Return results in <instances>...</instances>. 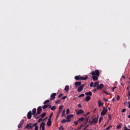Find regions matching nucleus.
<instances>
[{"instance_id": "nucleus-45", "label": "nucleus", "mask_w": 130, "mask_h": 130, "mask_svg": "<svg viewBox=\"0 0 130 130\" xmlns=\"http://www.w3.org/2000/svg\"><path fill=\"white\" fill-rule=\"evenodd\" d=\"M103 93H105V94H106V95H109V93L106 91H105V90L103 91Z\"/></svg>"}, {"instance_id": "nucleus-59", "label": "nucleus", "mask_w": 130, "mask_h": 130, "mask_svg": "<svg viewBox=\"0 0 130 130\" xmlns=\"http://www.w3.org/2000/svg\"><path fill=\"white\" fill-rule=\"evenodd\" d=\"M48 107L49 108H50L51 109V105H48Z\"/></svg>"}, {"instance_id": "nucleus-12", "label": "nucleus", "mask_w": 130, "mask_h": 130, "mask_svg": "<svg viewBox=\"0 0 130 130\" xmlns=\"http://www.w3.org/2000/svg\"><path fill=\"white\" fill-rule=\"evenodd\" d=\"M72 117H74V115L71 114V115H68L66 118L67 120H70V121H71L72 120L71 119V118H72Z\"/></svg>"}, {"instance_id": "nucleus-37", "label": "nucleus", "mask_w": 130, "mask_h": 130, "mask_svg": "<svg viewBox=\"0 0 130 130\" xmlns=\"http://www.w3.org/2000/svg\"><path fill=\"white\" fill-rule=\"evenodd\" d=\"M99 103V107H100V106H102L103 105H102V104L101 103V102H100V101L98 102Z\"/></svg>"}, {"instance_id": "nucleus-58", "label": "nucleus", "mask_w": 130, "mask_h": 130, "mask_svg": "<svg viewBox=\"0 0 130 130\" xmlns=\"http://www.w3.org/2000/svg\"><path fill=\"white\" fill-rule=\"evenodd\" d=\"M125 79V77H124V76H123V75H122V79Z\"/></svg>"}, {"instance_id": "nucleus-26", "label": "nucleus", "mask_w": 130, "mask_h": 130, "mask_svg": "<svg viewBox=\"0 0 130 130\" xmlns=\"http://www.w3.org/2000/svg\"><path fill=\"white\" fill-rule=\"evenodd\" d=\"M47 107H48V105H45L43 107V109H46V108H47Z\"/></svg>"}, {"instance_id": "nucleus-60", "label": "nucleus", "mask_w": 130, "mask_h": 130, "mask_svg": "<svg viewBox=\"0 0 130 130\" xmlns=\"http://www.w3.org/2000/svg\"><path fill=\"white\" fill-rule=\"evenodd\" d=\"M128 96H130V92H129V91H128Z\"/></svg>"}, {"instance_id": "nucleus-19", "label": "nucleus", "mask_w": 130, "mask_h": 130, "mask_svg": "<svg viewBox=\"0 0 130 130\" xmlns=\"http://www.w3.org/2000/svg\"><path fill=\"white\" fill-rule=\"evenodd\" d=\"M90 100H91V97L87 96L85 98V101H86V102H88V101H90Z\"/></svg>"}, {"instance_id": "nucleus-10", "label": "nucleus", "mask_w": 130, "mask_h": 130, "mask_svg": "<svg viewBox=\"0 0 130 130\" xmlns=\"http://www.w3.org/2000/svg\"><path fill=\"white\" fill-rule=\"evenodd\" d=\"M42 130H45V122H42L41 125H40V129Z\"/></svg>"}, {"instance_id": "nucleus-52", "label": "nucleus", "mask_w": 130, "mask_h": 130, "mask_svg": "<svg viewBox=\"0 0 130 130\" xmlns=\"http://www.w3.org/2000/svg\"><path fill=\"white\" fill-rule=\"evenodd\" d=\"M78 106L79 108H82V105L79 104Z\"/></svg>"}, {"instance_id": "nucleus-20", "label": "nucleus", "mask_w": 130, "mask_h": 130, "mask_svg": "<svg viewBox=\"0 0 130 130\" xmlns=\"http://www.w3.org/2000/svg\"><path fill=\"white\" fill-rule=\"evenodd\" d=\"M85 95H87V96H92V92H85Z\"/></svg>"}, {"instance_id": "nucleus-28", "label": "nucleus", "mask_w": 130, "mask_h": 130, "mask_svg": "<svg viewBox=\"0 0 130 130\" xmlns=\"http://www.w3.org/2000/svg\"><path fill=\"white\" fill-rule=\"evenodd\" d=\"M60 113H61V111H58V112H57V116H56V117H57H57H58V115H59V114H60Z\"/></svg>"}, {"instance_id": "nucleus-14", "label": "nucleus", "mask_w": 130, "mask_h": 130, "mask_svg": "<svg viewBox=\"0 0 130 130\" xmlns=\"http://www.w3.org/2000/svg\"><path fill=\"white\" fill-rule=\"evenodd\" d=\"M47 125H48V126H50L51 125V119H50V118L48 119V121L47 122Z\"/></svg>"}, {"instance_id": "nucleus-3", "label": "nucleus", "mask_w": 130, "mask_h": 130, "mask_svg": "<svg viewBox=\"0 0 130 130\" xmlns=\"http://www.w3.org/2000/svg\"><path fill=\"white\" fill-rule=\"evenodd\" d=\"M74 79L76 80V81H86V80H88V76H85V77H82L81 75L76 76Z\"/></svg>"}, {"instance_id": "nucleus-51", "label": "nucleus", "mask_w": 130, "mask_h": 130, "mask_svg": "<svg viewBox=\"0 0 130 130\" xmlns=\"http://www.w3.org/2000/svg\"><path fill=\"white\" fill-rule=\"evenodd\" d=\"M62 93H61L59 95V96H58V98H60V97H61L62 96Z\"/></svg>"}, {"instance_id": "nucleus-42", "label": "nucleus", "mask_w": 130, "mask_h": 130, "mask_svg": "<svg viewBox=\"0 0 130 130\" xmlns=\"http://www.w3.org/2000/svg\"><path fill=\"white\" fill-rule=\"evenodd\" d=\"M42 120H43L42 118H40L38 121V123H39L40 121H42Z\"/></svg>"}, {"instance_id": "nucleus-13", "label": "nucleus", "mask_w": 130, "mask_h": 130, "mask_svg": "<svg viewBox=\"0 0 130 130\" xmlns=\"http://www.w3.org/2000/svg\"><path fill=\"white\" fill-rule=\"evenodd\" d=\"M75 85L78 88V87H80L82 85V82H76L75 83Z\"/></svg>"}, {"instance_id": "nucleus-36", "label": "nucleus", "mask_w": 130, "mask_h": 130, "mask_svg": "<svg viewBox=\"0 0 130 130\" xmlns=\"http://www.w3.org/2000/svg\"><path fill=\"white\" fill-rule=\"evenodd\" d=\"M90 87H94V83L93 82H91L90 84Z\"/></svg>"}, {"instance_id": "nucleus-46", "label": "nucleus", "mask_w": 130, "mask_h": 130, "mask_svg": "<svg viewBox=\"0 0 130 130\" xmlns=\"http://www.w3.org/2000/svg\"><path fill=\"white\" fill-rule=\"evenodd\" d=\"M58 103H60V100H58L55 102L56 104H57Z\"/></svg>"}, {"instance_id": "nucleus-62", "label": "nucleus", "mask_w": 130, "mask_h": 130, "mask_svg": "<svg viewBox=\"0 0 130 130\" xmlns=\"http://www.w3.org/2000/svg\"><path fill=\"white\" fill-rule=\"evenodd\" d=\"M126 90H127V91H129V87H127L126 88Z\"/></svg>"}, {"instance_id": "nucleus-8", "label": "nucleus", "mask_w": 130, "mask_h": 130, "mask_svg": "<svg viewBox=\"0 0 130 130\" xmlns=\"http://www.w3.org/2000/svg\"><path fill=\"white\" fill-rule=\"evenodd\" d=\"M55 96H56V93H52L51 94L50 100L51 101L55 99Z\"/></svg>"}, {"instance_id": "nucleus-57", "label": "nucleus", "mask_w": 130, "mask_h": 130, "mask_svg": "<svg viewBox=\"0 0 130 130\" xmlns=\"http://www.w3.org/2000/svg\"><path fill=\"white\" fill-rule=\"evenodd\" d=\"M52 113L50 114V116H49V118L50 119V118H51V116H52Z\"/></svg>"}, {"instance_id": "nucleus-30", "label": "nucleus", "mask_w": 130, "mask_h": 130, "mask_svg": "<svg viewBox=\"0 0 130 130\" xmlns=\"http://www.w3.org/2000/svg\"><path fill=\"white\" fill-rule=\"evenodd\" d=\"M79 121H84V118L83 117L79 118Z\"/></svg>"}, {"instance_id": "nucleus-29", "label": "nucleus", "mask_w": 130, "mask_h": 130, "mask_svg": "<svg viewBox=\"0 0 130 130\" xmlns=\"http://www.w3.org/2000/svg\"><path fill=\"white\" fill-rule=\"evenodd\" d=\"M102 119H103V117H101L99 121V123H100L102 121Z\"/></svg>"}, {"instance_id": "nucleus-32", "label": "nucleus", "mask_w": 130, "mask_h": 130, "mask_svg": "<svg viewBox=\"0 0 130 130\" xmlns=\"http://www.w3.org/2000/svg\"><path fill=\"white\" fill-rule=\"evenodd\" d=\"M62 107L63 106H60L59 107V110L60 111H61V110H62Z\"/></svg>"}, {"instance_id": "nucleus-53", "label": "nucleus", "mask_w": 130, "mask_h": 130, "mask_svg": "<svg viewBox=\"0 0 130 130\" xmlns=\"http://www.w3.org/2000/svg\"><path fill=\"white\" fill-rule=\"evenodd\" d=\"M88 126H89V125H87L86 126H85L83 129H86L87 127H88Z\"/></svg>"}, {"instance_id": "nucleus-49", "label": "nucleus", "mask_w": 130, "mask_h": 130, "mask_svg": "<svg viewBox=\"0 0 130 130\" xmlns=\"http://www.w3.org/2000/svg\"><path fill=\"white\" fill-rule=\"evenodd\" d=\"M85 125H86V123L85 124H81L80 126H81V127H84V126H85Z\"/></svg>"}, {"instance_id": "nucleus-2", "label": "nucleus", "mask_w": 130, "mask_h": 130, "mask_svg": "<svg viewBox=\"0 0 130 130\" xmlns=\"http://www.w3.org/2000/svg\"><path fill=\"white\" fill-rule=\"evenodd\" d=\"M35 126V130H38L39 128V127L38 126V123H35L34 124H32L31 123H29L27 124L25 128H27L29 129V127L30 128V129H32Z\"/></svg>"}, {"instance_id": "nucleus-64", "label": "nucleus", "mask_w": 130, "mask_h": 130, "mask_svg": "<svg viewBox=\"0 0 130 130\" xmlns=\"http://www.w3.org/2000/svg\"><path fill=\"white\" fill-rule=\"evenodd\" d=\"M128 118H130V114L128 116Z\"/></svg>"}, {"instance_id": "nucleus-1", "label": "nucleus", "mask_w": 130, "mask_h": 130, "mask_svg": "<svg viewBox=\"0 0 130 130\" xmlns=\"http://www.w3.org/2000/svg\"><path fill=\"white\" fill-rule=\"evenodd\" d=\"M92 75V78L93 81L98 80V77L100 76V71L99 70H95L94 71H92L90 73Z\"/></svg>"}, {"instance_id": "nucleus-33", "label": "nucleus", "mask_w": 130, "mask_h": 130, "mask_svg": "<svg viewBox=\"0 0 130 130\" xmlns=\"http://www.w3.org/2000/svg\"><path fill=\"white\" fill-rule=\"evenodd\" d=\"M120 100V96L119 95L117 96V101H119Z\"/></svg>"}, {"instance_id": "nucleus-27", "label": "nucleus", "mask_w": 130, "mask_h": 130, "mask_svg": "<svg viewBox=\"0 0 130 130\" xmlns=\"http://www.w3.org/2000/svg\"><path fill=\"white\" fill-rule=\"evenodd\" d=\"M47 103H49V100H47L46 101H45L44 102V104L45 105L46 104H47Z\"/></svg>"}, {"instance_id": "nucleus-50", "label": "nucleus", "mask_w": 130, "mask_h": 130, "mask_svg": "<svg viewBox=\"0 0 130 130\" xmlns=\"http://www.w3.org/2000/svg\"><path fill=\"white\" fill-rule=\"evenodd\" d=\"M67 99V96H63L62 98H61V99L62 100H63L64 99Z\"/></svg>"}, {"instance_id": "nucleus-17", "label": "nucleus", "mask_w": 130, "mask_h": 130, "mask_svg": "<svg viewBox=\"0 0 130 130\" xmlns=\"http://www.w3.org/2000/svg\"><path fill=\"white\" fill-rule=\"evenodd\" d=\"M64 90L66 92H69V90H70V86H69V85H66Z\"/></svg>"}, {"instance_id": "nucleus-56", "label": "nucleus", "mask_w": 130, "mask_h": 130, "mask_svg": "<svg viewBox=\"0 0 130 130\" xmlns=\"http://www.w3.org/2000/svg\"><path fill=\"white\" fill-rule=\"evenodd\" d=\"M93 91V92H97V89H96V88H94Z\"/></svg>"}, {"instance_id": "nucleus-25", "label": "nucleus", "mask_w": 130, "mask_h": 130, "mask_svg": "<svg viewBox=\"0 0 130 130\" xmlns=\"http://www.w3.org/2000/svg\"><path fill=\"white\" fill-rule=\"evenodd\" d=\"M56 109V107L55 106H53L52 108H51V110H55Z\"/></svg>"}, {"instance_id": "nucleus-35", "label": "nucleus", "mask_w": 130, "mask_h": 130, "mask_svg": "<svg viewBox=\"0 0 130 130\" xmlns=\"http://www.w3.org/2000/svg\"><path fill=\"white\" fill-rule=\"evenodd\" d=\"M111 127H112V126L110 125V126H109L108 127H107L106 129V130L110 129V128H111Z\"/></svg>"}, {"instance_id": "nucleus-44", "label": "nucleus", "mask_w": 130, "mask_h": 130, "mask_svg": "<svg viewBox=\"0 0 130 130\" xmlns=\"http://www.w3.org/2000/svg\"><path fill=\"white\" fill-rule=\"evenodd\" d=\"M125 111H126V109H123L121 111V112L123 113V112H125Z\"/></svg>"}, {"instance_id": "nucleus-18", "label": "nucleus", "mask_w": 130, "mask_h": 130, "mask_svg": "<svg viewBox=\"0 0 130 130\" xmlns=\"http://www.w3.org/2000/svg\"><path fill=\"white\" fill-rule=\"evenodd\" d=\"M99 85V82H95L93 84V88H96Z\"/></svg>"}, {"instance_id": "nucleus-63", "label": "nucleus", "mask_w": 130, "mask_h": 130, "mask_svg": "<svg viewBox=\"0 0 130 130\" xmlns=\"http://www.w3.org/2000/svg\"><path fill=\"white\" fill-rule=\"evenodd\" d=\"M40 117V116L37 117H36V119H38V118H39Z\"/></svg>"}, {"instance_id": "nucleus-61", "label": "nucleus", "mask_w": 130, "mask_h": 130, "mask_svg": "<svg viewBox=\"0 0 130 130\" xmlns=\"http://www.w3.org/2000/svg\"><path fill=\"white\" fill-rule=\"evenodd\" d=\"M88 114H90V112L87 113L86 114L85 116H87V115H88Z\"/></svg>"}, {"instance_id": "nucleus-21", "label": "nucleus", "mask_w": 130, "mask_h": 130, "mask_svg": "<svg viewBox=\"0 0 130 130\" xmlns=\"http://www.w3.org/2000/svg\"><path fill=\"white\" fill-rule=\"evenodd\" d=\"M32 115H35V114L36 113V108H34L32 110Z\"/></svg>"}, {"instance_id": "nucleus-41", "label": "nucleus", "mask_w": 130, "mask_h": 130, "mask_svg": "<svg viewBox=\"0 0 130 130\" xmlns=\"http://www.w3.org/2000/svg\"><path fill=\"white\" fill-rule=\"evenodd\" d=\"M66 113H67V114H69V113H70V109H67Z\"/></svg>"}, {"instance_id": "nucleus-54", "label": "nucleus", "mask_w": 130, "mask_h": 130, "mask_svg": "<svg viewBox=\"0 0 130 130\" xmlns=\"http://www.w3.org/2000/svg\"><path fill=\"white\" fill-rule=\"evenodd\" d=\"M128 108H130V102H128Z\"/></svg>"}, {"instance_id": "nucleus-38", "label": "nucleus", "mask_w": 130, "mask_h": 130, "mask_svg": "<svg viewBox=\"0 0 130 130\" xmlns=\"http://www.w3.org/2000/svg\"><path fill=\"white\" fill-rule=\"evenodd\" d=\"M111 114H109L108 115V118H109V120H111Z\"/></svg>"}, {"instance_id": "nucleus-6", "label": "nucleus", "mask_w": 130, "mask_h": 130, "mask_svg": "<svg viewBox=\"0 0 130 130\" xmlns=\"http://www.w3.org/2000/svg\"><path fill=\"white\" fill-rule=\"evenodd\" d=\"M41 111H42V108L41 106H40L38 108L37 112L36 114V115L34 116V117H36V115H38V114H40V113H41Z\"/></svg>"}, {"instance_id": "nucleus-39", "label": "nucleus", "mask_w": 130, "mask_h": 130, "mask_svg": "<svg viewBox=\"0 0 130 130\" xmlns=\"http://www.w3.org/2000/svg\"><path fill=\"white\" fill-rule=\"evenodd\" d=\"M103 100L105 102H107L108 101V100L107 99H105V98H103Z\"/></svg>"}, {"instance_id": "nucleus-31", "label": "nucleus", "mask_w": 130, "mask_h": 130, "mask_svg": "<svg viewBox=\"0 0 130 130\" xmlns=\"http://www.w3.org/2000/svg\"><path fill=\"white\" fill-rule=\"evenodd\" d=\"M85 96V94H80L79 96H78V98H81V97H84Z\"/></svg>"}, {"instance_id": "nucleus-48", "label": "nucleus", "mask_w": 130, "mask_h": 130, "mask_svg": "<svg viewBox=\"0 0 130 130\" xmlns=\"http://www.w3.org/2000/svg\"><path fill=\"white\" fill-rule=\"evenodd\" d=\"M78 122H78V121H74V123H75V125H78Z\"/></svg>"}, {"instance_id": "nucleus-22", "label": "nucleus", "mask_w": 130, "mask_h": 130, "mask_svg": "<svg viewBox=\"0 0 130 130\" xmlns=\"http://www.w3.org/2000/svg\"><path fill=\"white\" fill-rule=\"evenodd\" d=\"M46 116V113H43L41 115L40 117H42V118H43V117H45Z\"/></svg>"}, {"instance_id": "nucleus-7", "label": "nucleus", "mask_w": 130, "mask_h": 130, "mask_svg": "<svg viewBox=\"0 0 130 130\" xmlns=\"http://www.w3.org/2000/svg\"><path fill=\"white\" fill-rule=\"evenodd\" d=\"M85 87V84H82L80 85L77 89V91L78 92H82L83 91V89H84V87Z\"/></svg>"}, {"instance_id": "nucleus-16", "label": "nucleus", "mask_w": 130, "mask_h": 130, "mask_svg": "<svg viewBox=\"0 0 130 130\" xmlns=\"http://www.w3.org/2000/svg\"><path fill=\"white\" fill-rule=\"evenodd\" d=\"M82 113H84V111L83 110L80 109L78 110V112H77V115H79Z\"/></svg>"}, {"instance_id": "nucleus-4", "label": "nucleus", "mask_w": 130, "mask_h": 130, "mask_svg": "<svg viewBox=\"0 0 130 130\" xmlns=\"http://www.w3.org/2000/svg\"><path fill=\"white\" fill-rule=\"evenodd\" d=\"M89 122H90V125H93V124H96V123L98 122V117L93 118L91 121V120H89Z\"/></svg>"}, {"instance_id": "nucleus-5", "label": "nucleus", "mask_w": 130, "mask_h": 130, "mask_svg": "<svg viewBox=\"0 0 130 130\" xmlns=\"http://www.w3.org/2000/svg\"><path fill=\"white\" fill-rule=\"evenodd\" d=\"M107 111H108V110L107 109L105 108V107H103V109L101 113V115L102 116H103V115H105V114H106Z\"/></svg>"}, {"instance_id": "nucleus-24", "label": "nucleus", "mask_w": 130, "mask_h": 130, "mask_svg": "<svg viewBox=\"0 0 130 130\" xmlns=\"http://www.w3.org/2000/svg\"><path fill=\"white\" fill-rule=\"evenodd\" d=\"M22 125H23V123H19L18 126V128H21V127H22Z\"/></svg>"}, {"instance_id": "nucleus-9", "label": "nucleus", "mask_w": 130, "mask_h": 130, "mask_svg": "<svg viewBox=\"0 0 130 130\" xmlns=\"http://www.w3.org/2000/svg\"><path fill=\"white\" fill-rule=\"evenodd\" d=\"M104 87V84H101L96 87L97 90H102L103 88Z\"/></svg>"}, {"instance_id": "nucleus-34", "label": "nucleus", "mask_w": 130, "mask_h": 130, "mask_svg": "<svg viewBox=\"0 0 130 130\" xmlns=\"http://www.w3.org/2000/svg\"><path fill=\"white\" fill-rule=\"evenodd\" d=\"M117 129H119L120 128H121V126L120 125H118L116 127Z\"/></svg>"}, {"instance_id": "nucleus-23", "label": "nucleus", "mask_w": 130, "mask_h": 130, "mask_svg": "<svg viewBox=\"0 0 130 130\" xmlns=\"http://www.w3.org/2000/svg\"><path fill=\"white\" fill-rule=\"evenodd\" d=\"M63 116H66V110H63L62 115H61L62 117H63Z\"/></svg>"}, {"instance_id": "nucleus-43", "label": "nucleus", "mask_w": 130, "mask_h": 130, "mask_svg": "<svg viewBox=\"0 0 130 130\" xmlns=\"http://www.w3.org/2000/svg\"><path fill=\"white\" fill-rule=\"evenodd\" d=\"M124 130H130V129L127 128V127H126V126H124Z\"/></svg>"}, {"instance_id": "nucleus-15", "label": "nucleus", "mask_w": 130, "mask_h": 130, "mask_svg": "<svg viewBox=\"0 0 130 130\" xmlns=\"http://www.w3.org/2000/svg\"><path fill=\"white\" fill-rule=\"evenodd\" d=\"M66 122H71V120H68L67 119H62L61 121V123H66Z\"/></svg>"}, {"instance_id": "nucleus-11", "label": "nucleus", "mask_w": 130, "mask_h": 130, "mask_svg": "<svg viewBox=\"0 0 130 130\" xmlns=\"http://www.w3.org/2000/svg\"><path fill=\"white\" fill-rule=\"evenodd\" d=\"M32 111H30L27 113V118L28 119H31V117H32Z\"/></svg>"}, {"instance_id": "nucleus-55", "label": "nucleus", "mask_w": 130, "mask_h": 130, "mask_svg": "<svg viewBox=\"0 0 130 130\" xmlns=\"http://www.w3.org/2000/svg\"><path fill=\"white\" fill-rule=\"evenodd\" d=\"M82 129V127H81V126L80 127H79L78 128H77V130H80V129Z\"/></svg>"}, {"instance_id": "nucleus-47", "label": "nucleus", "mask_w": 130, "mask_h": 130, "mask_svg": "<svg viewBox=\"0 0 130 130\" xmlns=\"http://www.w3.org/2000/svg\"><path fill=\"white\" fill-rule=\"evenodd\" d=\"M116 86H114L113 88H112V91L114 92V90H115V89H116Z\"/></svg>"}, {"instance_id": "nucleus-40", "label": "nucleus", "mask_w": 130, "mask_h": 130, "mask_svg": "<svg viewBox=\"0 0 130 130\" xmlns=\"http://www.w3.org/2000/svg\"><path fill=\"white\" fill-rule=\"evenodd\" d=\"M64 130V128H63V127H62V126H60V127H59V130Z\"/></svg>"}]
</instances>
